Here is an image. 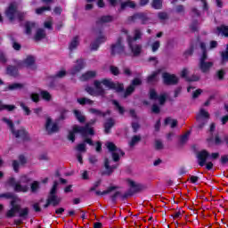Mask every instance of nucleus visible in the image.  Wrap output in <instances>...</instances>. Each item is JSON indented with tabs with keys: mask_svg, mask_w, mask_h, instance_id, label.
<instances>
[{
	"mask_svg": "<svg viewBox=\"0 0 228 228\" xmlns=\"http://www.w3.org/2000/svg\"><path fill=\"white\" fill-rule=\"evenodd\" d=\"M115 126V119L109 118L103 125L105 134L111 133V128Z\"/></svg>",
	"mask_w": 228,
	"mask_h": 228,
	"instance_id": "5701e85b",
	"label": "nucleus"
},
{
	"mask_svg": "<svg viewBox=\"0 0 228 228\" xmlns=\"http://www.w3.org/2000/svg\"><path fill=\"white\" fill-rule=\"evenodd\" d=\"M112 104L115 106V110L119 113V115H124L126 113V109L120 105L118 101L112 100Z\"/></svg>",
	"mask_w": 228,
	"mask_h": 228,
	"instance_id": "c9c22d12",
	"label": "nucleus"
},
{
	"mask_svg": "<svg viewBox=\"0 0 228 228\" xmlns=\"http://www.w3.org/2000/svg\"><path fill=\"white\" fill-rule=\"evenodd\" d=\"M105 145L109 152L111 154L112 161L116 163L110 166L111 162L110 161V159L104 158L103 159V167L105 170L102 172V175H107L110 177V175H113V172H115L117 168L120 167V164L118 163V161H120V155L118 152H117L118 151V147L115 145V142H107Z\"/></svg>",
	"mask_w": 228,
	"mask_h": 228,
	"instance_id": "f257e3e1",
	"label": "nucleus"
},
{
	"mask_svg": "<svg viewBox=\"0 0 228 228\" xmlns=\"http://www.w3.org/2000/svg\"><path fill=\"white\" fill-rule=\"evenodd\" d=\"M76 129H77V125L73 126L72 130L69 131L68 134V140H69V142H72V143L76 142V134H79V132L76 131Z\"/></svg>",
	"mask_w": 228,
	"mask_h": 228,
	"instance_id": "473e14b6",
	"label": "nucleus"
},
{
	"mask_svg": "<svg viewBox=\"0 0 228 228\" xmlns=\"http://www.w3.org/2000/svg\"><path fill=\"white\" fill-rule=\"evenodd\" d=\"M110 71L113 76H118L120 74V69H118V67L117 66H110Z\"/></svg>",
	"mask_w": 228,
	"mask_h": 228,
	"instance_id": "13d9d810",
	"label": "nucleus"
},
{
	"mask_svg": "<svg viewBox=\"0 0 228 228\" xmlns=\"http://www.w3.org/2000/svg\"><path fill=\"white\" fill-rule=\"evenodd\" d=\"M134 90H136L133 86L129 85L126 89L124 92L123 97L124 99H126V97H129V95H131Z\"/></svg>",
	"mask_w": 228,
	"mask_h": 228,
	"instance_id": "49530a36",
	"label": "nucleus"
},
{
	"mask_svg": "<svg viewBox=\"0 0 228 228\" xmlns=\"http://www.w3.org/2000/svg\"><path fill=\"white\" fill-rule=\"evenodd\" d=\"M0 199H15V196H13V193L12 192H5V193H2L0 194Z\"/></svg>",
	"mask_w": 228,
	"mask_h": 228,
	"instance_id": "680f3d73",
	"label": "nucleus"
},
{
	"mask_svg": "<svg viewBox=\"0 0 228 228\" xmlns=\"http://www.w3.org/2000/svg\"><path fill=\"white\" fill-rule=\"evenodd\" d=\"M24 88V84L12 83L5 87L4 92H13L15 90H22Z\"/></svg>",
	"mask_w": 228,
	"mask_h": 228,
	"instance_id": "bb28decb",
	"label": "nucleus"
},
{
	"mask_svg": "<svg viewBox=\"0 0 228 228\" xmlns=\"http://www.w3.org/2000/svg\"><path fill=\"white\" fill-rule=\"evenodd\" d=\"M74 116L77 118V120L80 123V124H85V122H86V118L83 115V113H81L80 110H73Z\"/></svg>",
	"mask_w": 228,
	"mask_h": 228,
	"instance_id": "7c9ffc66",
	"label": "nucleus"
},
{
	"mask_svg": "<svg viewBox=\"0 0 228 228\" xmlns=\"http://www.w3.org/2000/svg\"><path fill=\"white\" fill-rule=\"evenodd\" d=\"M44 12H51V6H42L36 10V13H37V15H42Z\"/></svg>",
	"mask_w": 228,
	"mask_h": 228,
	"instance_id": "603ef678",
	"label": "nucleus"
},
{
	"mask_svg": "<svg viewBox=\"0 0 228 228\" xmlns=\"http://www.w3.org/2000/svg\"><path fill=\"white\" fill-rule=\"evenodd\" d=\"M20 69L26 67V69H31V70H37V64H35V57L33 55H28L23 61L17 63Z\"/></svg>",
	"mask_w": 228,
	"mask_h": 228,
	"instance_id": "f8f14e48",
	"label": "nucleus"
},
{
	"mask_svg": "<svg viewBox=\"0 0 228 228\" xmlns=\"http://www.w3.org/2000/svg\"><path fill=\"white\" fill-rule=\"evenodd\" d=\"M85 69V60L84 59H78L77 60V65H75L71 69V75L76 76L78 72H81Z\"/></svg>",
	"mask_w": 228,
	"mask_h": 228,
	"instance_id": "6ab92c4d",
	"label": "nucleus"
},
{
	"mask_svg": "<svg viewBox=\"0 0 228 228\" xmlns=\"http://www.w3.org/2000/svg\"><path fill=\"white\" fill-rule=\"evenodd\" d=\"M108 22H113V16H111V15H103L96 20L97 26H99L100 24H106Z\"/></svg>",
	"mask_w": 228,
	"mask_h": 228,
	"instance_id": "cd10ccee",
	"label": "nucleus"
},
{
	"mask_svg": "<svg viewBox=\"0 0 228 228\" xmlns=\"http://www.w3.org/2000/svg\"><path fill=\"white\" fill-rule=\"evenodd\" d=\"M142 83V78L134 77L131 81L130 86L136 89V86H141Z\"/></svg>",
	"mask_w": 228,
	"mask_h": 228,
	"instance_id": "8fccbe9b",
	"label": "nucleus"
},
{
	"mask_svg": "<svg viewBox=\"0 0 228 228\" xmlns=\"http://www.w3.org/2000/svg\"><path fill=\"white\" fill-rule=\"evenodd\" d=\"M40 190V182L38 181H34L31 184H30V191L32 193H37V191H38Z\"/></svg>",
	"mask_w": 228,
	"mask_h": 228,
	"instance_id": "c03bdc74",
	"label": "nucleus"
},
{
	"mask_svg": "<svg viewBox=\"0 0 228 228\" xmlns=\"http://www.w3.org/2000/svg\"><path fill=\"white\" fill-rule=\"evenodd\" d=\"M228 163V155H222L221 159H220V164L223 167H225V165H227Z\"/></svg>",
	"mask_w": 228,
	"mask_h": 228,
	"instance_id": "338daca9",
	"label": "nucleus"
},
{
	"mask_svg": "<svg viewBox=\"0 0 228 228\" xmlns=\"http://www.w3.org/2000/svg\"><path fill=\"white\" fill-rule=\"evenodd\" d=\"M20 106L24 111V115H26V117H29V115H31V110L29 109V107L26 106L25 102H20Z\"/></svg>",
	"mask_w": 228,
	"mask_h": 228,
	"instance_id": "de8ad7c7",
	"label": "nucleus"
},
{
	"mask_svg": "<svg viewBox=\"0 0 228 228\" xmlns=\"http://www.w3.org/2000/svg\"><path fill=\"white\" fill-rule=\"evenodd\" d=\"M45 129L47 134L51 135L59 133L60 126H58V123H53V118H51V117H48L46 118Z\"/></svg>",
	"mask_w": 228,
	"mask_h": 228,
	"instance_id": "9b49d317",
	"label": "nucleus"
},
{
	"mask_svg": "<svg viewBox=\"0 0 228 228\" xmlns=\"http://www.w3.org/2000/svg\"><path fill=\"white\" fill-rule=\"evenodd\" d=\"M187 81L189 83H193V82L200 81V77H199L197 75H192V76L187 77Z\"/></svg>",
	"mask_w": 228,
	"mask_h": 228,
	"instance_id": "e2e57ef3",
	"label": "nucleus"
},
{
	"mask_svg": "<svg viewBox=\"0 0 228 228\" xmlns=\"http://www.w3.org/2000/svg\"><path fill=\"white\" fill-rule=\"evenodd\" d=\"M214 65L215 63L213 61L199 62V69L201 70L202 74H208V72L213 69Z\"/></svg>",
	"mask_w": 228,
	"mask_h": 228,
	"instance_id": "a211bd4d",
	"label": "nucleus"
},
{
	"mask_svg": "<svg viewBox=\"0 0 228 228\" xmlns=\"http://www.w3.org/2000/svg\"><path fill=\"white\" fill-rule=\"evenodd\" d=\"M77 151L78 152H86V144L85 142L77 144Z\"/></svg>",
	"mask_w": 228,
	"mask_h": 228,
	"instance_id": "052dcab7",
	"label": "nucleus"
},
{
	"mask_svg": "<svg viewBox=\"0 0 228 228\" xmlns=\"http://www.w3.org/2000/svg\"><path fill=\"white\" fill-rule=\"evenodd\" d=\"M47 37L45 30L44 28H37L36 34L34 36V40L36 42H40V40H44Z\"/></svg>",
	"mask_w": 228,
	"mask_h": 228,
	"instance_id": "393cba45",
	"label": "nucleus"
},
{
	"mask_svg": "<svg viewBox=\"0 0 228 228\" xmlns=\"http://www.w3.org/2000/svg\"><path fill=\"white\" fill-rule=\"evenodd\" d=\"M37 26V23L33 21H26L25 22V33L26 35H31L33 28Z\"/></svg>",
	"mask_w": 228,
	"mask_h": 228,
	"instance_id": "58836bf2",
	"label": "nucleus"
},
{
	"mask_svg": "<svg viewBox=\"0 0 228 228\" xmlns=\"http://www.w3.org/2000/svg\"><path fill=\"white\" fill-rule=\"evenodd\" d=\"M17 6L15 4H11L7 10L5 11V15L12 22V20H15V17L17 15Z\"/></svg>",
	"mask_w": 228,
	"mask_h": 228,
	"instance_id": "f3484780",
	"label": "nucleus"
},
{
	"mask_svg": "<svg viewBox=\"0 0 228 228\" xmlns=\"http://www.w3.org/2000/svg\"><path fill=\"white\" fill-rule=\"evenodd\" d=\"M133 192L131 191V190H127V191L126 192H125L124 194H122V192H120V200H122V201H124V200H127V198L128 197H133Z\"/></svg>",
	"mask_w": 228,
	"mask_h": 228,
	"instance_id": "3c124183",
	"label": "nucleus"
},
{
	"mask_svg": "<svg viewBox=\"0 0 228 228\" xmlns=\"http://www.w3.org/2000/svg\"><path fill=\"white\" fill-rule=\"evenodd\" d=\"M89 113H92V115H97V117H102L104 118L106 115H111V110H108L106 112H102V110L91 108L89 109Z\"/></svg>",
	"mask_w": 228,
	"mask_h": 228,
	"instance_id": "a878e982",
	"label": "nucleus"
},
{
	"mask_svg": "<svg viewBox=\"0 0 228 228\" xmlns=\"http://www.w3.org/2000/svg\"><path fill=\"white\" fill-rule=\"evenodd\" d=\"M164 124L165 126H168V124H171L170 127L171 129H174L177 127V119H172V118L168 117L165 118Z\"/></svg>",
	"mask_w": 228,
	"mask_h": 228,
	"instance_id": "ea45409f",
	"label": "nucleus"
},
{
	"mask_svg": "<svg viewBox=\"0 0 228 228\" xmlns=\"http://www.w3.org/2000/svg\"><path fill=\"white\" fill-rule=\"evenodd\" d=\"M60 204H61V198L58 196V182L54 181L46 198V201L45 205H43V208L47 209L49 206H53V208H58Z\"/></svg>",
	"mask_w": 228,
	"mask_h": 228,
	"instance_id": "7ed1b4c3",
	"label": "nucleus"
},
{
	"mask_svg": "<svg viewBox=\"0 0 228 228\" xmlns=\"http://www.w3.org/2000/svg\"><path fill=\"white\" fill-rule=\"evenodd\" d=\"M7 184L11 188H13L16 193H28V191H29V187H28V185L20 184V182H17V180H15V177H10L7 180Z\"/></svg>",
	"mask_w": 228,
	"mask_h": 228,
	"instance_id": "6e6552de",
	"label": "nucleus"
},
{
	"mask_svg": "<svg viewBox=\"0 0 228 228\" xmlns=\"http://www.w3.org/2000/svg\"><path fill=\"white\" fill-rule=\"evenodd\" d=\"M11 208L6 211L5 213V218H15L17 216V213L19 214V218H21V220H28V216H29V208L25 207L23 208H20V205L16 204L15 200H12L10 202Z\"/></svg>",
	"mask_w": 228,
	"mask_h": 228,
	"instance_id": "f03ea898",
	"label": "nucleus"
},
{
	"mask_svg": "<svg viewBox=\"0 0 228 228\" xmlns=\"http://www.w3.org/2000/svg\"><path fill=\"white\" fill-rule=\"evenodd\" d=\"M126 8H136V4L133 1L127 0L126 2H122L120 5V10H125Z\"/></svg>",
	"mask_w": 228,
	"mask_h": 228,
	"instance_id": "e433bc0d",
	"label": "nucleus"
},
{
	"mask_svg": "<svg viewBox=\"0 0 228 228\" xmlns=\"http://www.w3.org/2000/svg\"><path fill=\"white\" fill-rule=\"evenodd\" d=\"M122 37H119L116 42V44L111 45L110 46V54L111 56H115V54H122L126 51V46L122 43Z\"/></svg>",
	"mask_w": 228,
	"mask_h": 228,
	"instance_id": "9d476101",
	"label": "nucleus"
},
{
	"mask_svg": "<svg viewBox=\"0 0 228 228\" xmlns=\"http://www.w3.org/2000/svg\"><path fill=\"white\" fill-rule=\"evenodd\" d=\"M142 140V136L140 135H134L131 139V141L129 142V146L130 147H134V145H136L138 143V142H140Z\"/></svg>",
	"mask_w": 228,
	"mask_h": 228,
	"instance_id": "09e8293b",
	"label": "nucleus"
},
{
	"mask_svg": "<svg viewBox=\"0 0 228 228\" xmlns=\"http://www.w3.org/2000/svg\"><path fill=\"white\" fill-rule=\"evenodd\" d=\"M161 73V69H158L156 71H153L150 76L147 77L146 82L148 85H155V83H158L159 81V78H158V76Z\"/></svg>",
	"mask_w": 228,
	"mask_h": 228,
	"instance_id": "412c9836",
	"label": "nucleus"
},
{
	"mask_svg": "<svg viewBox=\"0 0 228 228\" xmlns=\"http://www.w3.org/2000/svg\"><path fill=\"white\" fill-rule=\"evenodd\" d=\"M158 18L159 20H167L168 19V14L164 12H160L158 13Z\"/></svg>",
	"mask_w": 228,
	"mask_h": 228,
	"instance_id": "69168bd1",
	"label": "nucleus"
},
{
	"mask_svg": "<svg viewBox=\"0 0 228 228\" xmlns=\"http://www.w3.org/2000/svg\"><path fill=\"white\" fill-rule=\"evenodd\" d=\"M94 124H95V120H91L90 122L86 123L85 126H77V128H76L75 131L78 132L83 138H86L88 134L94 136V134H95V130H94V127H91V126H94Z\"/></svg>",
	"mask_w": 228,
	"mask_h": 228,
	"instance_id": "423d86ee",
	"label": "nucleus"
},
{
	"mask_svg": "<svg viewBox=\"0 0 228 228\" xmlns=\"http://www.w3.org/2000/svg\"><path fill=\"white\" fill-rule=\"evenodd\" d=\"M120 198V191H115V193L110 196L112 204H117V199Z\"/></svg>",
	"mask_w": 228,
	"mask_h": 228,
	"instance_id": "5fc2aeb1",
	"label": "nucleus"
},
{
	"mask_svg": "<svg viewBox=\"0 0 228 228\" xmlns=\"http://www.w3.org/2000/svg\"><path fill=\"white\" fill-rule=\"evenodd\" d=\"M162 78L164 85H167V86H175L179 83V77H177V76L175 74H170L168 72H164L162 74Z\"/></svg>",
	"mask_w": 228,
	"mask_h": 228,
	"instance_id": "ddd939ff",
	"label": "nucleus"
},
{
	"mask_svg": "<svg viewBox=\"0 0 228 228\" xmlns=\"http://www.w3.org/2000/svg\"><path fill=\"white\" fill-rule=\"evenodd\" d=\"M30 99L33 102H40V94L37 93H32L30 94Z\"/></svg>",
	"mask_w": 228,
	"mask_h": 228,
	"instance_id": "bf43d9fd",
	"label": "nucleus"
},
{
	"mask_svg": "<svg viewBox=\"0 0 228 228\" xmlns=\"http://www.w3.org/2000/svg\"><path fill=\"white\" fill-rule=\"evenodd\" d=\"M104 42H106V37L101 35L91 44V51H97L101 47V44H104Z\"/></svg>",
	"mask_w": 228,
	"mask_h": 228,
	"instance_id": "aec40b11",
	"label": "nucleus"
},
{
	"mask_svg": "<svg viewBox=\"0 0 228 228\" xmlns=\"http://www.w3.org/2000/svg\"><path fill=\"white\" fill-rule=\"evenodd\" d=\"M121 32L124 33V35H126V41L136 42L137 40L142 39V31L140 28H137L134 31V37L129 35V31H127L126 28H123Z\"/></svg>",
	"mask_w": 228,
	"mask_h": 228,
	"instance_id": "dca6fc26",
	"label": "nucleus"
},
{
	"mask_svg": "<svg viewBox=\"0 0 228 228\" xmlns=\"http://www.w3.org/2000/svg\"><path fill=\"white\" fill-rule=\"evenodd\" d=\"M94 88L92 86L86 87V92H87L89 95H92L93 97H106V89L102 87V80H94Z\"/></svg>",
	"mask_w": 228,
	"mask_h": 228,
	"instance_id": "39448f33",
	"label": "nucleus"
},
{
	"mask_svg": "<svg viewBox=\"0 0 228 228\" xmlns=\"http://www.w3.org/2000/svg\"><path fill=\"white\" fill-rule=\"evenodd\" d=\"M159 47H161V43L159 41H154L152 44H151V51L152 53H156Z\"/></svg>",
	"mask_w": 228,
	"mask_h": 228,
	"instance_id": "4d7b16f0",
	"label": "nucleus"
},
{
	"mask_svg": "<svg viewBox=\"0 0 228 228\" xmlns=\"http://www.w3.org/2000/svg\"><path fill=\"white\" fill-rule=\"evenodd\" d=\"M129 22H136L137 20L141 21V24L143 26L149 24L151 18L147 12H135L132 16L128 17Z\"/></svg>",
	"mask_w": 228,
	"mask_h": 228,
	"instance_id": "1a4fd4ad",
	"label": "nucleus"
},
{
	"mask_svg": "<svg viewBox=\"0 0 228 228\" xmlns=\"http://www.w3.org/2000/svg\"><path fill=\"white\" fill-rule=\"evenodd\" d=\"M19 69V66L9 65L6 68V74L12 77H18Z\"/></svg>",
	"mask_w": 228,
	"mask_h": 228,
	"instance_id": "b1692460",
	"label": "nucleus"
},
{
	"mask_svg": "<svg viewBox=\"0 0 228 228\" xmlns=\"http://www.w3.org/2000/svg\"><path fill=\"white\" fill-rule=\"evenodd\" d=\"M190 136V132L185 133L180 138V143H186L188 142V137Z\"/></svg>",
	"mask_w": 228,
	"mask_h": 228,
	"instance_id": "774afa93",
	"label": "nucleus"
},
{
	"mask_svg": "<svg viewBox=\"0 0 228 228\" xmlns=\"http://www.w3.org/2000/svg\"><path fill=\"white\" fill-rule=\"evenodd\" d=\"M128 184L130 186L128 190L133 192V195H134V193H139L141 190H143V185L136 183L134 181L129 180Z\"/></svg>",
	"mask_w": 228,
	"mask_h": 228,
	"instance_id": "4be33fe9",
	"label": "nucleus"
},
{
	"mask_svg": "<svg viewBox=\"0 0 228 228\" xmlns=\"http://www.w3.org/2000/svg\"><path fill=\"white\" fill-rule=\"evenodd\" d=\"M17 107L15 105H6L3 104V102L0 100V111L6 110L7 111H13Z\"/></svg>",
	"mask_w": 228,
	"mask_h": 228,
	"instance_id": "79ce46f5",
	"label": "nucleus"
},
{
	"mask_svg": "<svg viewBox=\"0 0 228 228\" xmlns=\"http://www.w3.org/2000/svg\"><path fill=\"white\" fill-rule=\"evenodd\" d=\"M40 95L43 101H46V102H49L51 99H53V96L51 95V93H49V91L42 90L40 92Z\"/></svg>",
	"mask_w": 228,
	"mask_h": 228,
	"instance_id": "a19ab883",
	"label": "nucleus"
},
{
	"mask_svg": "<svg viewBox=\"0 0 228 228\" xmlns=\"http://www.w3.org/2000/svg\"><path fill=\"white\" fill-rule=\"evenodd\" d=\"M128 44V49L131 51L133 56H140L142 54V45L134 42V41H126Z\"/></svg>",
	"mask_w": 228,
	"mask_h": 228,
	"instance_id": "2eb2a0df",
	"label": "nucleus"
},
{
	"mask_svg": "<svg viewBox=\"0 0 228 228\" xmlns=\"http://www.w3.org/2000/svg\"><path fill=\"white\" fill-rule=\"evenodd\" d=\"M102 84L109 90H115L117 94H122L124 92V84L119 82H113L110 78H102Z\"/></svg>",
	"mask_w": 228,
	"mask_h": 228,
	"instance_id": "0eeeda50",
	"label": "nucleus"
},
{
	"mask_svg": "<svg viewBox=\"0 0 228 228\" xmlns=\"http://www.w3.org/2000/svg\"><path fill=\"white\" fill-rule=\"evenodd\" d=\"M221 56V63L222 65H225L228 61V53L227 52H220Z\"/></svg>",
	"mask_w": 228,
	"mask_h": 228,
	"instance_id": "864d4df0",
	"label": "nucleus"
},
{
	"mask_svg": "<svg viewBox=\"0 0 228 228\" xmlns=\"http://www.w3.org/2000/svg\"><path fill=\"white\" fill-rule=\"evenodd\" d=\"M215 77H216V79H218V81H224V79H225V70L218 69L216 72Z\"/></svg>",
	"mask_w": 228,
	"mask_h": 228,
	"instance_id": "a18cd8bd",
	"label": "nucleus"
},
{
	"mask_svg": "<svg viewBox=\"0 0 228 228\" xmlns=\"http://www.w3.org/2000/svg\"><path fill=\"white\" fill-rule=\"evenodd\" d=\"M211 154L209 153V151H208V150H201L200 151H198L197 153V159H198V165L200 167H205L206 163L208 162V159H209Z\"/></svg>",
	"mask_w": 228,
	"mask_h": 228,
	"instance_id": "4468645a",
	"label": "nucleus"
},
{
	"mask_svg": "<svg viewBox=\"0 0 228 228\" xmlns=\"http://www.w3.org/2000/svg\"><path fill=\"white\" fill-rule=\"evenodd\" d=\"M97 76V72L94 70H89L82 75L83 81H89V79H94Z\"/></svg>",
	"mask_w": 228,
	"mask_h": 228,
	"instance_id": "2f4dec72",
	"label": "nucleus"
},
{
	"mask_svg": "<svg viewBox=\"0 0 228 228\" xmlns=\"http://www.w3.org/2000/svg\"><path fill=\"white\" fill-rule=\"evenodd\" d=\"M2 121L7 124L11 129V133L15 136V138H21L22 142H31V137H29V133L26 128L22 127L19 130H15V125L13 121L8 119V118H3Z\"/></svg>",
	"mask_w": 228,
	"mask_h": 228,
	"instance_id": "20e7f679",
	"label": "nucleus"
},
{
	"mask_svg": "<svg viewBox=\"0 0 228 228\" xmlns=\"http://www.w3.org/2000/svg\"><path fill=\"white\" fill-rule=\"evenodd\" d=\"M149 98L151 99V101H158L159 95H158V93L156 92L155 89H151L150 90V96H149Z\"/></svg>",
	"mask_w": 228,
	"mask_h": 228,
	"instance_id": "6e6d98bb",
	"label": "nucleus"
},
{
	"mask_svg": "<svg viewBox=\"0 0 228 228\" xmlns=\"http://www.w3.org/2000/svg\"><path fill=\"white\" fill-rule=\"evenodd\" d=\"M20 182L23 184H28V183H31V178L29 176H28L27 175H24L20 177Z\"/></svg>",
	"mask_w": 228,
	"mask_h": 228,
	"instance_id": "0e129e2a",
	"label": "nucleus"
},
{
	"mask_svg": "<svg viewBox=\"0 0 228 228\" xmlns=\"http://www.w3.org/2000/svg\"><path fill=\"white\" fill-rule=\"evenodd\" d=\"M77 45H79V36H76L73 37L71 42L69 43V49L70 52L76 51L77 49Z\"/></svg>",
	"mask_w": 228,
	"mask_h": 228,
	"instance_id": "c756f323",
	"label": "nucleus"
},
{
	"mask_svg": "<svg viewBox=\"0 0 228 228\" xmlns=\"http://www.w3.org/2000/svg\"><path fill=\"white\" fill-rule=\"evenodd\" d=\"M151 7L154 10H161L163 8V0H152Z\"/></svg>",
	"mask_w": 228,
	"mask_h": 228,
	"instance_id": "37998d69",
	"label": "nucleus"
},
{
	"mask_svg": "<svg viewBox=\"0 0 228 228\" xmlns=\"http://www.w3.org/2000/svg\"><path fill=\"white\" fill-rule=\"evenodd\" d=\"M217 35H221L225 38H228V26L222 24L219 27H216Z\"/></svg>",
	"mask_w": 228,
	"mask_h": 228,
	"instance_id": "c85d7f7f",
	"label": "nucleus"
},
{
	"mask_svg": "<svg viewBox=\"0 0 228 228\" xmlns=\"http://www.w3.org/2000/svg\"><path fill=\"white\" fill-rule=\"evenodd\" d=\"M115 190H118V186H109L107 188V190L103 191H95V195H108L110 193H111V191H115Z\"/></svg>",
	"mask_w": 228,
	"mask_h": 228,
	"instance_id": "72a5a7b5",
	"label": "nucleus"
},
{
	"mask_svg": "<svg viewBox=\"0 0 228 228\" xmlns=\"http://www.w3.org/2000/svg\"><path fill=\"white\" fill-rule=\"evenodd\" d=\"M77 102H78L80 106H86V104H88L89 106L94 105V100H90L86 97L77 98Z\"/></svg>",
	"mask_w": 228,
	"mask_h": 228,
	"instance_id": "f704fd0d",
	"label": "nucleus"
},
{
	"mask_svg": "<svg viewBox=\"0 0 228 228\" xmlns=\"http://www.w3.org/2000/svg\"><path fill=\"white\" fill-rule=\"evenodd\" d=\"M9 38L12 42V47L14 51H20V49H22V45L17 42V40L15 39V37H13V36H10Z\"/></svg>",
	"mask_w": 228,
	"mask_h": 228,
	"instance_id": "4c0bfd02",
	"label": "nucleus"
}]
</instances>
